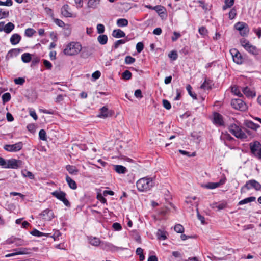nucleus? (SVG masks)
Here are the masks:
<instances>
[{"label": "nucleus", "mask_w": 261, "mask_h": 261, "mask_svg": "<svg viewBox=\"0 0 261 261\" xmlns=\"http://www.w3.org/2000/svg\"><path fill=\"white\" fill-rule=\"evenodd\" d=\"M82 49V45L79 42H71L66 45L63 53L67 56H75L81 52Z\"/></svg>", "instance_id": "2"}, {"label": "nucleus", "mask_w": 261, "mask_h": 261, "mask_svg": "<svg viewBox=\"0 0 261 261\" xmlns=\"http://www.w3.org/2000/svg\"><path fill=\"white\" fill-rule=\"evenodd\" d=\"M30 233L33 235V236H36V237H43V236H48V233H43L42 232H40L39 231V230L36 229H34L33 230H32Z\"/></svg>", "instance_id": "34"}, {"label": "nucleus", "mask_w": 261, "mask_h": 261, "mask_svg": "<svg viewBox=\"0 0 261 261\" xmlns=\"http://www.w3.org/2000/svg\"><path fill=\"white\" fill-rule=\"evenodd\" d=\"M11 99V95L9 93H5L2 95V100L3 103L9 101Z\"/></svg>", "instance_id": "45"}, {"label": "nucleus", "mask_w": 261, "mask_h": 261, "mask_svg": "<svg viewBox=\"0 0 261 261\" xmlns=\"http://www.w3.org/2000/svg\"><path fill=\"white\" fill-rule=\"evenodd\" d=\"M39 137L40 140L45 141L47 139L46 134L45 130L42 129L39 132Z\"/></svg>", "instance_id": "42"}, {"label": "nucleus", "mask_w": 261, "mask_h": 261, "mask_svg": "<svg viewBox=\"0 0 261 261\" xmlns=\"http://www.w3.org/2000/svg\"><path fill=\"white\" fill-rule=\"evenodd\" d=\"M167 232L165 231L162 230H158L157 232V236L159 239H162V240H165L167 238L166 236Z\"/></svg>", "instance_id": "38"}, {"label": "nucleus", "mask_w": 261, "mask_h": 261, "mask_svg": "<svg viewBox=\"0 0 261 261\" xmlns=\"http://www.w3.org/2000/svg\"><path fill=\"white\" fill-rule=\"evenodd\" d=\"M135 61V59L130 56H127L125 58V63L126 64L133 63Z\"/></svg>", "instance_id": "48"}, {"label": "nucleus", "mask_w": 261, "mask_h": 261, "mask_svg": "<svg viewBox=\"0 0 261 261\" xmlns=\"http://www.w3.org/2000/svg\"><path fill=\"white\" fill-rule=\"evenodd\" d=\"M101 246L103 249L107 251H118L124 249L123 247L116 246L112 243L107 242H102L101 243Z\"/></svg>", "instance_id": "11"}, {"label": "nucleus", "mask_w": 261, "mask_h": 261, "mask_svg": "<svg viewBox=\"0 0 261 261\" xmlns=\"http://www.w3.org/2000/svg\"><path fill=\"white\" fill-rule=\"evenodd\" d=\"M7 161L5 160L2 157H0V166L3 168H7Z\"/></svg>", "instance_id": "61"}, {"label": "nucleus", "mask_w": 261, "mask_h": 261, "mask_svg": "<svg viewBox=\"0 0 261 261\" xmlns=\"http://www.w3.org/2000/svg\"><path fill=\"white\" fill-rule=\"evenodd\" d=\"M89 241V243L94 246H98L102 243L99 239L96 237L90 238Z\"/></svg>", "instance_id": "27"}, {"label": "nucleus", "mask_w": 261, "mask_h": 261, "mask_svg": "<svg viewBox=\"0 0 261 261\" xmlns=\"http://www.w3.org/2000/svg\"><path fill=\"white\" fill-rule=\"evenodd\" d=\"M22 175L24 177H27L31 179H33L34 178V176L33 174L30 171L25 170V171L22 172Z\"/></svg>", "instance_id": "49"}, {"label": "nucleus", "mask_w": 261, "mask_h": 261, "mask_svg": "<svg viewBox=\"0 0 261 261\" xmlns=\"http://www.w3.org/2000/svg\"><path fill=\"white\" fill-rule=\"evenodd\" d=\"M62 14L66 17H72V13L70 12V7L68 5H64L61 8Z\"/></svg>", "instance_id": "18"}, {"label": "nucleus", "mask_w": 261, "mask_h": 261, "mask_svg": "<svg viewBox=\"0 0 261 261\" xmlns=\"http://www.w3.org/2000/svg\"><path fill=\"white\" fill-rule=\"evenodd\" d=\"M66 180L71 189L75 190L77 188V185L75 181L72 180L68 175L66 176Z\"/></svg>", "instance_id": "24"}, {"label": "nucleus", "mask_w": 261, "mask_h": 261, "mask_svg": "<svg viewBox=\"0 0 261 261\" xmlns=\"http://www.w3.org/2000/svg\"><path fill=\"white\" fill-rule=\"evenodd\" d=\"M14 25L12 22H8L5 26V32L7 34L10 33L14 29Z\"/></svg>", "instance_id": "33"}, {"label": "nucleus", "mask_w": 261, "mask_h": 261, "mask_svg": "<svg viewBox=\"0 0 261 261\" xmlns=\"http://www.w3.org/2000/svg\"><path fill=\"white\" fill-rule=\"evenodd\" d=\"M128 24V20L125 18H120L117 20V25L119 27H126Z\"/></svg>", "instance_id": "30"}, {"label": "nucleus", "mask_w": 261, "mask_h": 261, "mask_svg": "<svg viewBox=\"0 0 261 261\" xmlns=\"http://www.w3.org/2000/svg\"><path fill=\"white\" fill-rule=\"evenodd\" d=\"M242 91L243 93L247 97H253L255 96V93L250 90L248 87H245L243 88Z\"/></svg>", "instance_id": "23"}, {"label": "nucleus", "mask_w": 261, "mask_h": 261, "mask_svg": "<svg viewBox=\"0 0 261 261\" xmlns=\"http://www.w3.org/2000/svg\"><path fill=\"white\" fill-rule=\"evenodd\" d=\"M15 251V252L10 253L6 254L5 257L8 258L12 256H14L16 255H21V254H25L27 253L28 249L27 248H20V249H16L14 250Z\"/></svg>", "instance_id": "16"}, {"label": "nucleus", "mask_w": 261, "mask_h": 261, "mask_svg": "<svg viewBox=\"0 0 261 261\" xmlns=\"http://www.w3.org/2000/svg\"><path fill=\"white\" fill-rule=\"evenodd\" d=\"M211 82L209 80L205 79L203 83L200 86V88L203 90H210L211 87Z\"/></svg>", "instance_id": "28"}, {"label": "nucleus", "mask_w": 261, "mask_h": 261, "mask_svg": "<svg viewBox=\"0 0 261 261\" xmlns=\"http://www.w3.org/2000/svg\"><path fill=\"white\" fill-rule=\"evenodd\" d=\"M144 48V44L142 42H139L136 45V50L138 53H141Z\"/></svg>", "instance_id": "51"}, {"label": "nucleus", "mask_w": 261, "mask_h": 261, "mask_svg": "<svg viewBox=\"0 0 261 261\" xmlns=\"http://www.w3.org/2000/svg\"><path fill=\"white\" fill-rule=\"evenodd\" d=\"M97 30L98 34L103 33L105 31V27L102 24H98L97 25Z\"/></svg>", "instance_id": "56"}, {"label": "nucleus", "mask_w": 261, "mask_h": 261, "mask_svg": "<svg viewBox=\"0 0 261 261\" xmlns=\"http://www.w3.org/2000/svg\"><path fill=\"white\" fill-rule=\"evenodd\" d=\"M174 230L177 233H182L184 232V228L180 224H176L174 226Z\"/></svg>", "instance_id": "44"}, {"label": "nucleus", "mask_w": 261, "mask_h": 261, "mask_svg": "<svg viewBox=\"0 0 261 261\" xmlns=\"http://www.w3.org/2000/svg\"><path fill=\"white\" fill-rule=\"evenodd\" d=\"M9 15V11H2V9L0 10V19L6 18Z\"/></svg>", "instance_id": "60"}, {"label": "nucleus", "mask_w": 261, "mask_h": 261, "mask_svg": "<svg viewBox=\"0 0 261 261\" xmlns=\"http://www.w3.org/2000/svg\"><path fill=\"white\" fill-rule=\"evenodd\" d=\"M231 105L234 109L241 111H244L247 109L246 104L240 99H232Z\"/></svg>", "instance_id": "7"}, {"label": "nucleus", "mask_w": 261, "mask_h": 261, "mask_svg": "<svg viewBox=\"0 0 261 261\" xmlns=\"http://www.w3.org/2000/svg\"><path fill=\"white\" fill-rule=\"evenodd\" d=\"M225 5L223 6L222 9L223 10L230 8L234 4V0H225Z\"/></svg>", "instance_id": "36"}, {"label": "nucleus", "mask_w": 261, "mask_h": 261, "mask_svg": "<svg viewBox=\"0 0 261 261\" xmlns=\"http://www.w3.org/2000/svg\"><path fill=\"white\" fill-rule=\"evenodd\" d=\"M54 22L57 25L60 27H63L65 25L64 22L62 20L57 18L54 19Z\"/></svg>", "instance_id": "63"}, {"label": "nucleus", "mask_w": 261, "mask_h": 261, "mask_svg": "<svg viewBox=\"0 0 261 261\" xmlns=\"http://www.w3.org/2000/svg\"><path fill=\"white\" fill-rule=\"evenodd\" d=\"M14 82L16 84L22 85L25 82V80L22 77H18L14 79Z\"/></svg>", "instance_id": "59"}, {"label": "nucleus", "mask_w": 261, "mask_h": 261, "mask_svg": "<svg viewBox=\"0 0 261 261\" xmlns=\"http://www.w3.org/2000/svg\"><path fill=\"white\" fill-rule=\"evenodd\" d=\"M122 77L124 80H130L132 78V73L129 70H125L122 73Z\"/></svg>", "instance_id": "40"}, {"label": "nucleus", "mask_w": 261, "mask_h": 261, "mask_svg": "<svg viewBox=\"0 0 261 261\" xmlns=\"http://www.w3.org/2000/svg\"><path fill=\"white\" fill-rule=\"evenodd\" d=\"M114 169L119 174H124L127 171L126 168L122 165H114Z\"/></svg>", "instance_id": "21"}, {"label": "nucleus", "mask_w": 261, "mask_h": 261, "mask_svg": "<svg viewBox=\"0 0 261 261\" xmlns=\"http://www.w3.org/2000/svg\"><path fill=\"white\" fill-rule=\"evenodd\" d=\"M229 130L236 137L240 139H246L247 135L243 130L236 124H232L229 126Z\"/></svg>", "instance_id": "5"}, {"label": "nucleus", "mask_w": 261, "mask_h": 261, "mask_svg": "<svg viewBox=\"0 0 261 261\" xmlns=\"http://www.w3.org/2000/svg\"><path fill=\"white\" fill-rule=\"evenodd\" d=\"M249 148L252 155L261 160V143L255 141L249 143Z\"/></svg>", "instance_id": "3"}, {"label": "nucleus", "mask_w": 261, "mask_h": 261, "mask_svg": "<svg viewBox=\"0 0 261 261\" xmlns=\"http://www.w3.org/2000/svg\"><path fill=\"white\" fill-rule=\"evenodd\" d=\"M66 170L71 174L76 175L79 172L77 168L72 165H68L66 166Z\"/></svg>", "instance_id": "25"}, {"label": "nucleus", "mask_w": 261, "mask_h": 261, "mask_svg": "<svg viewBox=\"0 0 261 261\" xmlns=\"http://www.w3.org/2000/svg\"><path fill=\"white\" fill-rule=\"evenodd\" d=\"M199 33L200 34L203 36H205L207 35V30L204 27H201L199 28Z\"/></svg>", "instance_id": "58"}, {"label": "nucleus", "mask_w": 261, "mask_h": 261, "mask_svg": "<svg viewBox=\"0 0 261 261\" xmlns=\"http://www.w3.org/2000/svg\"><path fill=\"white\" fill-rule=\"evenodd\" d=\"M213 122L216 125L221 126L224 125L223 116L217 112L213 113Z\"/></svg>", "instance_id": "12"}, {"label": "nucleus", "mask_w": 261, "mask_h": 261, "mask_svg": "<svg viewBox=\"0 0 261 261\" xmlns=\"http://www.w3.org/2000/svg\"><path fill=\"white\" fill-rule=\"evenodd\" d=\"M186 89H187V90L188 91L189 94L193 98L196 99H197L196 95L195 94L192 93V88L191 86L189 84L187 85L186 86Z\"/></svg>", "instance_id": "43"}, {"label": "nucleus", "mask_w": 261, "mask_h": 261, "mask_svg": "<svg viewBox=\"0 0 261 261\" xmlns=\"http://www.w3.org/2000/svg\"><path fill=\"white\" fill-rule=\"evenodd\" d=\"M168 57L172 59L173 60H175L177 59L178 55L175 50H173L169 54Z\"/></svg>", "instance_id": "50"}, {"label": "nucleus", "mask_w": 261, "mask_h": 261, "mask_svg": "<svg viewBox=\"0 0 261 261\" xmlns=\"http://www.w3.org/2000/svg\"><path fill=\"white\" fill-rule=\"evenodd\" d=\"M179 152L181 154L185 155H187L188 156H195L196 155L195 152H193L192 154H190V153L189 152H187L186 151L182 150H179Z\"/></svg>", "instance_id": "54"}, {"label": "nucleus", "mask_w": 261, "mask_h": 261, "mask_svg": "<svg viewBox=\"0 0 261 261\" xmlns=\"http://www.w3.org/2000/svg\"><path fill=\"white\" fill-rule=\"evenodd\" d=\"M100 0H89L88 7L92 8H96L99 4Z\"/></svg>", "instance_id": "35"}, {"label": "nucleus", "mask_w": 261, "mask_h": 261, "mask_svg": "<svg viewBox=\"0 0 261 261\" xmlns=\"http://www.w3.org/2000/svg\"><path fill=\"white\" fill-rule=\"evenodd\" d=\"M97 40L101 45H105L107 43L108 37L106 35H100L98 36Z\"/></svg>", "instance_id": "29"}, {"label": "nucleus", "mask_w": 261, "mask_h": 261, "mask_svg": "<svg viewBox=\"0 0 261 261\" xmlns=\"http://www.w3.org/2000/svg\"><path fill=\"white\" fill-rule=\"evenodd\" d=\"M241 44L250 54L254 56L259 54L260 50L256 46L252 45L248 40L245 39H242L240 41Z\"/></svg>", "instance_id": "4"}, {"label": "nucleus", "mask_w": 261, "mask_h": 261, "mask_svg": "<svg viewBox=\"0 0 261 261\" xmlns=\"http://www.w3.org/2000/svg\"><path fill=\"white\" fill-rule=\"evenodd\" d=\"M136 253L139 256L140 261H143L145 259V256L143 254V250L141 248H138L136 250Z\"/></svg>", "instance_id": "39"}, {"label": "nucleus", "mask_w": 261, "mask_h": 261, "mask_svg": "<svg viewBox=\"0 0 261 261\" xmlns=\"http://www.w3.org/2000/svg\"><path fill=\"white\" fill-rule=\"evenodd\" d=\"M21 37L20 35L17 33H15L11 36L10 39V41L12 45H16L18 43H19V42L21 40Z\"/></svg>", "instance_id": "19"}, {"label": "nucleus", "mask_w": 261, "mask_h": 261, "mask_svg": "<svg viewBox=\"0 0 261 261\" xmlns=\"http://www.w3.org/2000/svg\"><path fill=\"white\" fill-rule=\"evenodd\" d=\"M111 116L112 113L108 110V108L106 107H103L100 109V114L98 115V117L101 118H106Z\"/></svg>", "instance_id": "17"}, {"label": "nucleus", "mask_w": 261, "mask_h": 261, "mask_svg": "<svg viewBox=\"0 0 261 261\" xmlns=\"http://www.w3.org/2000/svg\"><path fill=\"white\" fill-rule=\"evenodd\" d=\"M153 10H155L159 15L162 17V15H165V11L166 10L165 8L161 5H157L153 7Z\"/></svg>", "instance_id": "26"}, {"label": "nucleus", "mask_w": 261, "mask_h": 261, "mask_svg": "<svg viewBox=\"0 0 261 261\" xmlns=\"http://www.w3.org/2000/svg\"><path fill=\"white\" fill-rule=\"evenodd\" d=\"M181 35L180 33L174 31L173 32V36L172 37V41L173 42L176 41L180 37Z\"/></svg>", "instance_id": "55"}, {"label": "nucleus", "mask_w": 261, "mask_h": 261, "mask_svg": "<svg viewBox=\"0 0 261 261\" xmlns=\"http://www.w3.org/2000/svg\"><path fill=\"white\" fill-rule=\"evenodd\" d=\"M129 40V39H128L127 37L123 39L117 40L115 42L114 47L115 48H117L119 47V45L124 44Z\"/></svg>", "instance_id": "37"}, {"label": "nucleus", "mask_w": 261, "mask_h": 261, "mask_svg": "<svg viewBox=\"0 0 261 261\" xmlns=\"http://www.w3.org/2000/svg\"><path fill=\"white\" fill-rule=\"evenodd\" d=\"M12 243H15V245L17 246H22L25 244V242L24 240L19 239V238H15L14 240L12 242Z\"/></svg>", "instance_id": "41"}, {"label": "nucleus", "mask_w": 261, "mask_h": 261, "mask_svg": "<svg viewBox=\"0 0 261 261\" xmlns=\"http://www.w3.org/2000/svg\"><path fill=\"white\" fill-rule=\"evenodd\" d=\"M35 33V31L32 28L27 29L25 31V35L28 37H32Z\"/></svg>", "instance_id": "47"}, {"label": "nucleus", "mask_w": 261, "mask_h": 261, "mask_svg": "<svg viewBox=\"0 0 261 261\" xmlns=\"http://www.w3.org/2000/svg\"><path fill=\"white\" fill-rule=\"evenodd\" d=\"M154 184L153 178L149 177L140 178L136 182L138 190L142 192L150 190L154 186Z\"/></svg>", "instance_id": "1"}, {"label": "nucleus", "mask_w": 261, "mask_h": 261, "mask_svg": "<svg viewBox=\"0 0 261 261\" xmlns=\"http://www.w3.org/2000/svg\"><path fill=\"white\" fill-rule=\"evenodd\" d=\"M43 64H44V66L46 68V69H51V68L52 67V64L48 60H43Z\"/></svg>", "instance_id": "62"}, {"label": "nucleus", "mask_w": 261, "mask_h": 261, "mask_svg": "<svg viewBox=\"0 0 261 261\" xmlns=\"http://www.w3.org/2000/svg\"><path fill=\"white\" fill-rule=\"evenodd\" d=\"M230 53L232 56L233 61L237 64H241L244 61V58L241 53L236 48L230 50Z\"/></svg>", "instance_id": "8"}, {"label": "nucleus", "mask_w": 261, "mask_h": 261, "mask_svg": "<svg viewBox=\"0 0 261 261\" xmlns=\"http://www.w3.org/2000/svg\"><path fill=\"white\" fill-rule=\"evenodd\" d=\"M232 92L234 93V94L239 96H241L242 94L240 93L237 86H233L231 88Z\"/></svg>", "instance_id": "57"}, {"label": "nucleus", "mask_w": 261, "mask_h": 261, "mask_svg": "<svg viewBox=\"0 0 261 261\" xmlns=\"http://www.w3.org/2000/svg\"><path fill=\"white\" fill-rule=\"evenodd\" d=\"M20 160H17L14 159H11L7 160V168L17 169L19 167V163H20Z\"/></svg>", "instance_id": "15"}, {"label": "nucleus", "mask_w": 261, "mask_h": 261, "mask_svg": "<svg viewBox=\"0 0 261 261\" xmlns=\"http://www.w3.org/2000/svg\"><path fill=\"white\" fill-rule=\"evenodd\" d=\"M256 199L255 197H250L243 199L239 201V205H243L249 202L254 201Z\"/></svg>", "instance_id": "32"}, {"label": "nucleus", "mask_w": 261, "mask_h": 261, "mask_svg": "<svg viewBox=\"0 0 261 261\" xmlns=\"http://www.w3.org/2000/svg\"><path fill=\"white\" fill-rule=\"evenodd\" d=\"M234 28L242 36H246L249 32L248 24L244 22H238L235 24Z\"/></svg>", "instance_id": "6"}, {"label": "nucleus", "mask_w": 261, "mask_h": 261, "mask_svg": "<svg viewBox=\"0 0 261 261\" xmlns=\"http://www.w3.org/2000/svg\"><path fill=\"white\" fill-rule=\"evenodd\" d=\"M13 5L12 0H6L5 2H3L0 0V6H11Z\"/></svg>", "instance_id": "52"}, {"label": "nucleus", "mask_w": 261, "mask_h": 261, "mask_svg": "<svg viewBox=\"0 0 261 261\" xmlns=\"http://www.w3.org/2000/svg\"><path fill=\"white\" fill-rule=\"evenodd\" d=\"M163 105L164 107L167 110H169L171 108V105L169 101L166 99L163 100Z\"/></svg>", "instance_id": "53"}, {"label": "nucleus", "mask_w": 261, "mask_h": 261, "mask_svg": "<svg viewBox=\"0 0 261 261\" xmlns=\"http://www.w3.org/2000/svg\"><path fill=\"white\" fill-rule=\"evenodd\" d=\"M21 60L24 63H29L32 60V55L29 53H24L21 55Z\"/></svg>", "instance_id": "31"}, {"label": "nucleus", "mask_w": 261, "mask_h": 261, "mask_svg": "<svg viewBox=\"0 0 261 261\" xmlns=\"http://www.w3.org/2000/svg\"><path fill=\"white\" fill-rule=\"evenodd\" d=\"M243 188H246L247 190L254 188L256 191H259L261 190V184L255 179H251L247 181Z\"/></svg>", "instance_id": "10"}, {"label": "nucleus", "mask_w": 261, "mask_h": 261, "mask_svg": "<svg viewBox=\"0 0 261 261\" xmlns=\"http://www.w3.org/2000/svg\"><path fill=\"white\" fill-rule=\"evenodd\" d=\"M225 183V180L221 179L219 182H208L204 185H203L202 187L209 189H214L216 188L219 187L221 185L224 184Z\"/></svg>", "instance_id": "14"}, {"label": "nucleus", "mask_w": 261, "mask_h": 261, "mask_svg": "<svg viewBox=\"0 0 261 261\" xmlns=\"http://www.w3.org/2000/svg\"><path fill=\"white\" fill-rule=\"evenodd\" d=\"M237 15V10L234 8L231 9L229 13V18L232 20L235 18Z\"/></svg>", "instance_id": "46"}, {"label": "nucleus", "mask_w": 261, "mask_h": 261, "mask_svg": "<svg viewBox=\"0 0 261 261\" xmlns=\"http://www.w3.org/2000/svg\"><path fill=\"white\" fill-rule=\"evenodd\" d=\"M134 95L137 98H141L143 97L142 91L140 89H137L135 91Z\"/></svg>", "instance_id": "64"}, {"label": "nucleus", "mask_w": 261, "mask_h": 261, "mask_svg": "<svg viewBox=\"0 0 261 261\" xmlns=\"http://www.w3.org/2000/svg\"><path fill=\"white\" fill-rule=\"evenodd\" d=\"M23 147L22 142H19L14 144H6L4 145V149L9 152H17L20 150Z\"/></svg>", "instance_id": "9"}, {"label": "nucleus", "mask_w": 261, "mask_h": 261, "mask_svg": "<svg viewBox=\"0 0 261 261\" xmlns=\"http://www.w3.org/2000/svg\"><path fill=\"white\" fill-rule=\"evenodd\" d=\"M112 36L116 38L124 37L125 33L120 29H116L113 30L112 32Z\"/></svg>", "instance_id": "20"}, {"label": "nucleus", "mask_w": 261, "mask_h": 261, "mask_svg": "<svg viewBox=\"0 0 261 261\" xmlns=\"http://www.w3.org/2000/svg\"><path fill=\"white\" fill-rule=\"evenodd\" d=\"M51 194L54 197H56L60 200H62L65 197H66V193L63 191H55L51 193Z\"/></svg>", "instance_id": "22"}, {"label": "nucleus", "mask_w": 261, "mask_h": 261, "mask_svg": "<svg viewBox=\"0 0 261 261\" xmlns=\"http://www.w3.org/2000/svg\"><path fill=\"white\" fill-rule=\"evenodd\" d=\"M40 216L42 219L47 221H50L54 217L53 211L48 208L44 210L40 214Z\"/></svg>", "instance_id": "13"}]
</instances>
